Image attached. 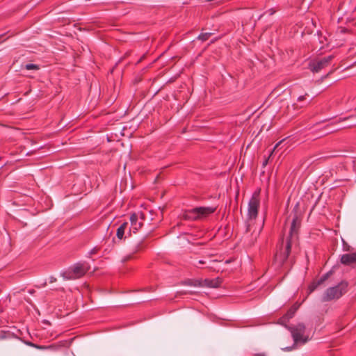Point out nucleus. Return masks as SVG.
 Masks as SVG:
<instances>
[{
	"label": "nucleus",
	"instance_id": "nucleus-1",
	"mask_svg": "<svg viewBox=\"0 0 356 356\" xmlns=\"http://www.w3.org/2000/svg\"><path fill=\"white\" fill-rule=\"evenodd\" d=\"M216 209V207H197L184 210L181 214V218L190 221L201 220L213 213Z\"/></svg>",
	"mask_w": 356,
	"mask_h": 356
},
{
	"label": "nucleus",
	"instance_id": "nucleus-2",
	"mask_svg": "<svg viewBox=\"0 0 356 356\" xmlns=\"http://www.w3.org/2000/svg\"><path fill=\"white\" fill-rule=\"evenodd\" d=\"M90 270V266L86 262H78L61 273L65 280H76L81 278Z\"/></svg>",
	"mask_w": 356,
	"mask_h": 356
},
{
	"label": "nucleus",
	"instance_id": "nucleus-3",
	"mask_svg": "<svg viewBox=\"0 0 356 356\" xmlns=\"http://www.w3.org/2000/svg\"><path fill=\"white\" fill-rule=\"evenodd\" d=\"M348 286V282L341 281L337 286L327 289L322 297V301L329 302L340 298L347 292Z\"/></svg>",
	"mask_w": 356,
	"mask_h": 356
},
{
	"label": "nucleus",
	"instance_id": "nucleus-4",
	"mask_svg": "<svg viewBox=\"0 0 356 356\" xmlns=\"http://www.w3.org/2000/svg\"><path fill=\"white\" fill-rule=\"evenodd\" d=\"M286 328L291 332L294 345L301 342L305 343L308 341V337H305V325L302 323H300L296 325L286 326Z\"/></svg>",
	"mask_w": 356,
	"mask_h": 356
},
{
	"label": "nucleus",
	"instance_id": "nucleus-5",
	"mask_svg": "<svg viewBox=\"0 0 356 356\" xmlns=\"http://www.w3.org/2000/svg\"><path fill=\"white\" fill-rule=\"evenodd\" d=\"M260 191L261 189L254 191L249 201L248 209V218L249 220H254L258 216L260 206Z\"/></svg>",
	"mask_w": 356,
	"mask_h": 356
},
{
	"label": "nucleus",
	"instance_id": "nucleus-6",
	"mask_svg": "<svg viewBox=\"0 0 356 356\" xmlns=\"http://www.w3.org/2000/svg\"><path fill=\"white\" fill-rule=\"evenodd\" d=\"M334 57L333 55H330L319 60H312L309 64V69L314 73L319 72L330 64Z\"/></svg>",
	"mask_w": 356,
	"mask_h": 356
},
{
	"label": "nucleus",
	"instance_id": "nucleus-7",
	"mask_svg": "<svg viewBox=\"0 0 356 356\" xmlns=\"http://www.w3.org/2000/svg\"><path fill=\"white\" fill-rule=\"evenodd\" d=\"M294 236H291L289 234V236L286 238V244L284 248H281L280 252H277L275 254V258L277 259L281 264H283L288 259L291 251V245L293 242Z\"/></svg>",
	"mask_w": 356,
	"mask_h": 356
},
{
	"label": "nucleus",
	"instance_id": "nucleus-8",
	"mask_svg": "<svg viewBox=\"0 0 356 356\" xmlns=\"http://www.w3.org/2000/svg\"><path fill=\"white\" fill-rule=\"evenodd\" d=\"M293 219L291 225L289 234L291 236H295L298 234V229L301 224V218L298 214V204H296L293 210Z\"/></svg>",
	"mask_w": 356,
	"mask_h": 356
},
{
	"label": "nucleus",
	"instance_id": "nucleus-9",
	"mask_svg": "<svg viewBox=\"0 0 356 356\" xmlns=\"http://www.w3.org/2000/svg\"><path fill=\"white\" fill-rule=\"evenodd\" d=\"M332 275V271L330 270L325 274H324L318 280L313 282L309 286V293H312L316 288L322 284L324 282H325L331 275Z\"/></svg>",
	"mask_w": 356,
	"mask_h": 356
},
{
	"label": "nucleus",
	"instance_id": "nucleus-10",
	"mask_svg": "<svg viewBox=\"0 0 356 356\" xmlns=\"http://www.w3.org/2000/svg\"><path fill=\"white\" fill-rule=\"evenodd\" d=\"M340 261L345 266L356 264V252L342 254Z\"/></svg>",
	"mask_w": 356,
	"mask_h": 356
},
{
	"label": "nucleus",
	"instance_id": "nucleus-11",
	"mask_svg": "<svg viewBox=\"0 0 356 356\" xmlns=\"http://www.w3.org/2000/svg\"><path fill=\"white\" fill-rule=\"evenodd\" d=\"M130 222H131V229L130 230H132L134 233H136L138 230H139L143 223V222L138 221V217L137 214L132 213L130 216Z\"/></svg>",
	"mask_w": 356,
	"mask_h": 356
},
{
	"label": "nucleus",
	"instance_id": "nucleus-12",
	"mask_svg": "<svg viewBox=\"0 0 356 356\" xmlns=\"http://www.w3.org/2000/svg\"><path fill=\"white\" fill-rule=\"evenodd\" d=\"M145 237H143L141 239L136 241L134 244L133 248H132L133 253H136V252L143 250L145 248L146 245L145 244Z\"/></svg>",
	"mask_w": 356,
	"mask_h": 356
},
{
	"label": "nucleus",
	"instance_id": "nucleus-13",
	"mask_svg": "<svg viewBox=\"0 0 356 356\" xmlns=\"http://www.w3.org/2000/svg\"><path fill=\"white\" fill-rule=\"evenodd\" d=\"M204 285L209 287H213L216 288L218 287L221 283L222 280L220 278L213 279V280H208L206 279L204 281Z\"/></svg>",
	"mask_w": 356,
	"mask_h": 356
},
{
	"label": "nucleus",
	"instance_id": "nucleus-14",
	"mask_svg": "<svg viewBox=\"0 0 356 356\" xmlns=\"http://www.w3.org/2000/svg\"><path fill=\"white\" fill-rule=\"evenodd\" d=\"M128 225L129 224L127 222H124L118 228L116 232V236L118 239L121 240L124 238L125 230L127 229Z\"/></svg>",
	"mask_w": 356,
	"mask_h": 356
},
{
	"label": "nucleus",
	"instance_id": "nucleus-15",
	"mask_svg": "<svg viewBox=\"0 0 356 356\" xmlns=\"http://www.w3.org/2000/svg\"><path fill=\"white\" fill-rule=\"evenodd\" d=\"M298 307L296 305H293L289 308V309L287 311V312L285 314V315L288 317V318H291L293 317L294 314H296V311L298 310Z\"/></svg>",
	"mask_w": 356,
	"mask_h": 356
},
{
	"label": "nucleus",
	"instance_id": "nucleus-16",
	"mask_svg": "<svg viewBox=\"0 0 356 356\" xmlns=\"http://www.w3.org/2000/svg\"><path fill=\"white\" fill-rule=\"evenodd\" d=\"M25 343L26 345L35 348L39 349V350H44V349L51 348V346H40V345H38V344L33 343H32L31 341H25Z\"/></svg>",
	"mask_w": 356,
	"mask_h": 356
},
{
	"label": "nucleus",
	"instance_id": "nucleus-17",
	"mask_svg": "<svg viewBox=\"0 0 356 356\" xmlns=\"http://www.w3.org/2000/svg\"><path fill=\"white\" fill-rule=\"evenodd\" d=\"M25 343L26 345L35 348L39 349V350H44V349L51 348V346H40V345H38V344L33 343H32L31 341H25Z\"/></svg>",
	"mask_w": 356,
	"mask_h": 356
},
{
	"label": "nucleus",
	"instance_id": "nucleus-18",
	"mask_svg": "<svg viewBox=\"0 0 356 356\" xmlns=\"http://www.w3.org/2000/svg\"><path fill=\"white\" fill-rule=\"evenodd\" d=\"M211 35V33H201L198 35L197 39L202 41H207V40H209Z\"/></svg>",
	"mask_w": 356,
	"mask_h": 356
},
{
	"label": "nucleus",
	"instance_id": "nucleus-19",
	"mask_svg": "<svg viewBox=\"0 0 356 356\" xmlns=\"http://www.w3.org/2000/svg\"><path fill=\"white\" fill-rule=\"evenodd\" d=\"M24 68L27 70H38L40 69V67L38 65L29 63L25 65Z\"/></svg>",
	"mask_w": 356,
	"mask_h": 356
},
{
	"label": "nucleus",
	"instance_id": "nucleus-20",
	"mask_svg": "<svg viewBox=\"0 0 356 356\" xmlns=\"http://www.w3.org/2000/svg\"><path fill=\"white\" fill-rule=\"evenodd\" d=\"M289 321V318H288V317L284 314L283 316H282L279 321H278V323L281 325H284L286 327V326H288L286 325V323Z\"/></svg>",
	"mask_w": 356,
	"mask_h": 356
},
{
	"label": "nucleus",
	"instance_id": "nucleus-21",
	"mask_svg": "<svg viewBox=\"0 0 356 356\" xmlns=\"http://www.w3.org/2000/svg\"><path fill=\"white\" fill-rule=\"evenodd\" d=\"M185 283L186 284H188V285L195 286H200L201 285L200 282L198 281V280H195V281L188 280V281L186 282Z\"/></svg>",
	"mask_w": 356,
	"mask_h": 356
},
{
	"label": "nucleus",
	"instance_id": "nucleus-22",
	"mask_svg": "<svg viewBox=\"0 0 356 356\" xmlns=\"http://www.w3.org/2000/svg\"><path fill=\"white\" fill-rule=\"evenodd\" d=\"M343 249L344 251L350 252L353 248L347 243L343 241Z\"/></svg>",
	"mask_w": 356,
	"mask_h": 356
},
{
	"label": "nucleus",
	"instance_id": "nucleus-23",
	"mask_svg": "<svg viewBox=\"0 0 356 356\" xmlns=\"http://www.w3.org/2000/svg\"><path fill=\"white\" fill-rule=\"evenodd\" d=\"M10 335V333L9 332H3L2 334L0 336V339H5V338H7V337H9Z\"/></svg>",
	"mask_w": 356,
	"mask_h": 356
},
{
	"label": "nucleus",
	"instance_id": "nucleus-24",
	"mask_svg": "<svg viewBox=\"0 0 356 356\" xmlns=\"http://www.w3.org/2000/svg\"><path fill=\"white\" fill-rule=\"evenodd\" d=\"M307 96H308V95L306 93L304 95H301V96L298 97V102H302V101L305 100Z\"/></svg>",
	"mask_w": 356,
	"mask_h": 356
},
{
	"label": "nucleus",
	"instance_id": "nucleus-25",
	"mask_svg": "<svg viewBox=\"0 0 356 356\" xmlns=\"http://www.w3.org/2000/svg\"><path fill=\"white\" fill-rule=\"evenodd\" d=\"M282 143V140L280 141L279 143H277L275 146L274 147V148L273 149V150L271 151L270 152V154L269 156H270L273 152L276 150V149L279 147V145Z\"/></svg>",
	"mask_w": 356,
	"mask_h": 356
},
{
	"label": "nucleus",
	"instance_id": "nucleus-26",
	"mask_svg": "<svg viewBox=\"0 0 356 356\" xmlns=\"http://www.w3.org/2000/svg\"><path fill=\"white\" fill-rule=\"evenodd\" d=\"M99 249L97 248H94L93 249H92L90 252V254H96L97 252H98Z\"/></svg>",
	"mask_w": 356,
	"mask_h": 356
},
{
	"label": "nucleus",
	"instance_id": "nucleus-27",
	"mask_svg": "<svg viewBox=\"0 0 356 356\" xmlns=\"http://www.w3.org/2000/svg\"><path fill=\"white\" fill-rule=\"evenodd\" d=\"M131 258V256L129 255V256H127L124 259H123V261H128L129 259H130Z\"/></svg>",
	"mask_w": 356,
	"mask_h": 356
},
{
	"label": "nucleus",
	"instance_id": "nucleus-28",
	"mask_svg": "<svg viewBox=\"0 0 356 356\" xmlns=\"http://www.w3.org/2000/svg\"><path fill=\"white\" fill-rule=\"evenodd\" d=\"M284 350L289 351V350H292V347H286V348H284Z\"/></svg>",
	"mask_w": 356,
	"mask_h": 356
},
{
	"label": "nucleus",
	"instance_id": "nucleus-29",
	"mask_svg": "<svg viewBox=\"0 0 356 356\" xmlns=\"http://www.w3.org/2000/svg\"><path fill=\"white\" fill-rule=\"evenodd\" d=\"M246 232H250V225H247Z\"/></svg>",
	"mask_w": 356,
	"mask_h": 356
},
{
	"label": "nucleus",
	"instance_id": "nucleus-30",
	"mask_svg": "<svg viewBox=\"0 0 356 356\" xmlns=\"http://www.w3.org/2000/svg\"><path fill=\"white\" fill-rule=\"evenodd\" d=\"M204 263H205V262H204V261H202V260H200V261H199V264H204Z\"/></svg>",
	"mask_w": 356,
	"mask_h": 356
},
{
	"label": "nucleus",
	"instance_id": "nucleus-31",
	"mask_svg": "<svg viewBox=\"0 0 356 356\" xmlns=\"http://www.w3.org/2000/svg\"><path fill=\"white\" fill-rule=\"evenodd\" d=\"M267 163H268V159H267V160H266V161L264 162V165H266L267 164Z\"/></svg>",
	"mask_w": 356,
	"mask_h": 356
},
{
	"label": "nucleus",
	"instance_id": "nucleus-32",
	"mask_svg": "<svg viewBox=\"0 0 356 356\" xmlns=\"http://www.w3.org/2000/svg\"><path fill=\"white\" fill-rule=\"evenodd\" d=\"M346 119H348V118H343V119L340 120H339V122H341V121H343V120H346Z\"/></svg>",
	"mask_w": 356,
	"mask_h": 356
},
{
	"label": "nucleus",
	"instance_id": "nucleus-33",
	"mask_svg": "<svg viewBox=\"0 0 356 356\" xmlns=\"http://www.w3.org/2000/svg\"><path fill=\"white\" fill-rule=\"evenodd\" d=\"M2 175V170L1 168H0V177Z\"/></svg>",
	"mask_w": 356,
	"mask_h": 356
},
{
	"label": "nucleus",
	"instance_id": "nucleus-34",
	"mask_svg": "<svg viewBox=\"0 0 356 356\" xmlns=\"http://www.w3.org/2000/svg\"><path fill=\"white\" fill-rule=\"evenodd\" d=\"M283 243H284V239L282 238V245H283Z\"/></svg>",
	"mask_w": 356,
	"mask_h": 356
},
{
	"label": "nucleus",
	"instance_id": "nucleus-35",
	"mask_svg": "<svg viewBox=\"0 0 356 356\" xmlns=\"http://www.w3.org/2000/svg\"><path fill=\"white\" fill-rule=\"evenodd\" d=\"M326 121H327V120H323L322 122H326Z\"/></svg>",
	"mask_w": 356,
	"mask_h": 356
}]
</instances>
